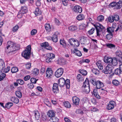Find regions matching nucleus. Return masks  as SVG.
<instances>
[{
  "label": "nucleus",
  "instance_id": "obj_56",
  "mask_svg": "<svg viewBox=\"0 0 122 122\" xmlns=\"http://www.w3.org/2000/svg\"><path fill=\"white\" fill-rule=\"evenodd\" d=\"M75 39L74 38H71L69 39L68 41V42L70 44V45L73 46V44Z\"/></svg>",
  "mask_w": 122,
  "mask_h": 122
},
{
  "label": "nucleus",
  "instance_id": "obj_58",
  "mask_svg": "<svg viewBox=\"0 0 122 122\" xmlns=\"http://www.w3.org/2000/svg\"><path fill=\"white\" fill-rule=\"evenodd\" d=\"M81 73L83 75L85 76L87 74V72L86 71L84 70H82L80 71Z\"/></svg>",
  "mask_w": 122,
  "mask_h": 122
},
{
  "label": "nucleus",
  "instance_id": "obj_37",
  "mask_svg": "<svg viewBox=\"0 0 122 122\" xmlns=\"http://www.w3.org/2000/svg\"><path fill=\"white\" fill-rule=\"evenodd\" d=\"M60 43L61 45H62L64 48H66V44L65 41L63 39H61L60 41Z\"/></svg>",
  "mask_w": 122,
  "mask_h": 122
},
{
  "label": "nucleus",
  "instance_id": "obj_64",
  "mask_svg": "<svg viewBox=\"0 0 122 122\" xmlns=\"http://www.w3.org/2000/svg\"><path fill=\"white\" fill-rule=\"evenodd\" d=\"M6 76L5 73H2L0 75V81L2 80Z\"/></svg>",
  "mask_w": 122,
  "mask_h": 122
},
{
  "label": "nucleus",
  "instance_id": "obj_61",
  "mask_svg": "<svg viewBox=\"0 0 122 122\" xmlns=\"http://www.w3.org/2000/svg\"><path fill=\"white\" fill-rule=\"evenodd\" d=\"M17 82L19 84L23 85L24 83V81L20 79H18L17 80Z\"/></svg>",
  "mask_w": 122,
  "mask_h": 122
},
{
  "label": "nucleus",
  "instance_id": "obj_6",
  "mask_svg": "<svg viewBox=\"0 0 122 122\" xmlns=\"http://www.w3.org/2000/svg\"><path fill=\"white\" fill-rule=\"evenodd\" d=\"M113 66L109 64L106 67V69L104 70V72L105 74H110L112 72Z\"/></svg>",
  "mask_w": 122,
  "mask_h": 122
},
{
  "label": "nucleus",
  "instance_id": "obj_17",
  "mask_svg": "<svg viewBox=\"0 0 122 122\" xmlns=\"http://www.w3.org/2000/svg\"><path fill=\"white\" fill-rule=\"evenodd\" d=\"M87 37L82 36L80 37V42L82 44H84L87 41Z\"/></svg>",
  "mask_w": 122,
  "mask_h": 122
},
{
  "label": "nucleus",
  "instance_id": "obj_55",
  "mask_svg": "<svg viewBox=\"0 0 122 122\" xmlns=\"http://www.w3.org/2000/svg\"><path fill=\"white\" fill-rule=\"evenodd\" d=\"M122 72L121 71L120 69H116L115 71V74L117 75H119Z\"/></svg>",
  "mask_w": 122,
  "mask_h": 122
},
{
  "label": "nucleus",
  "instance_id": "obj_7",
  "mask_svg": "<svg viewBox=\"0 0 122 122\" xmlns=\"http://www.w3.org/2000/svg\"><path fill=\"white\" fill-rule=\"evenodd\" d=\"M64 69L62 68L58 69L55 72V75L57 77H60L63 74L64 72Z\"/></svg>",
  "mask_w": 122,
  "mask_h": 122
},
{
  "label": "nucleus",
  "instance_id": "obj_54",
  "mask_svg": "<svg viewBox=\"0 0 122 122\" xmlns=\"http://www.w3.org/2000/svg\"><path fill=\"white\" fill-rule=\"evenodd\" d=\"M92 71L93 73L96 75H97L99 73V70L97 69L93 68L92 69Z\"/></svg>",
  "mask_w": 122,
  "mask_h": 122
},
{
  "label": "nucleus",
  "instance_id": "obj_5",
  "mask_svg": "<svg viewBox=\"0 0 122 122\" xmlns=\"http://www.w3.org/2000/svg\"><path fill=\"white\" fill-rule=\"evenodd\" d=\"M46 61L48 63L51 62L52 59L55 57V55L54 54L52 53H48L46 55Z\"/></svg>",
  "mask_w": 122,
  "mask_h": 122
},
{
  "label": "nucleus",
  "instance_id": "obj_13",
  "mask_svg": "<svg viewBox=\"0 0 122 122\" xmlns=\"http://www.w3.org/2000/svg\"><path fill=\"white\" fill-rule=\"evenodd\" d=\"M58 86V85L57 83H54L53 84L52 90L54 93H57L58 92L59 90Z\"/></svg>",
  "mask_w": 122,
  "mask_h": 122
},
{
  "label": "nucleus",
  "instance_id": "obj_52",
  "mask_svg": "<svg viewBox=\"0 0 122 122\" xmlns=\"http://www.w3.org/2000/svg\"><path fill=\"white\" fill-rule=\"evenodd\" d=\"M48 43L47 42H45L41 44V46L42 48L43 47H44L45 48L48 46Z\"/></svg>",
  "mask_w": 122,
  "mask_h": 122
},
{
  "label": "nucleus",
  "instance_id": "obj_45",
  "mask_svg": "<svg viewBox=\"0 0 122 122\" xmlns=\"http://www.w3.org/2000/svg\"><path fill=\"white\" fill-rule=\"evenodd\" d=\"M77 79L79 81H82L84 80L82 76L80 74H78L77 76Z\"/></svg>",
  "mask_w": 122,
  "mask_h": 122
},
{
  "label": "nucleus",
  "instance_id": "obj_53",
  "mask_svg": "<svg viewBox=\"0 0 122 122\" xmlns=\"http://www.w3.org/2000/svg\"><path fill=\"white\" fill-rule=\"evenodd\" d=\"M104 16L102 15H99L97 18V20L100 21H102L104 20Z\"/></svg>",
  "mask_w": 122,
  "mask_h": 122
},
{
  "label": "nucleus",
  "instance_id": "obj_48",
  "mask_svg": "<svg viewBox=\"0 0 122 122\" xmlns=\"http://www.w3.org/2000/svg\"><path fill=\"white\" fill-rule=\"evenodd\" d=\"M16 96L19 98H20L22 97V94L21 92L19 91H17L15 92Z\"/></svg>",
  "mask_w": 122,
  "mask_h": 122
},
{
  "label": "nucleus",
  "instance_id": "obj_27",
  "mask_svg": "<svg viewBox=\"0 0 122 122\" xmlns=\"http://www.w3.org/2000/svg\"><path fill=\"white\" fill-rule=\"evenodd\" d=\"M85 18V16L83 14H79L76 17L77 19L79 20H83Z\"/></svg>",
  "mask_w": 122,
  "mask_h": 122
},
{
  "label": "nucleus",
  "instance_id": "obj_49",
  "mask_svg": "<svg viewBox=\"0 0 122 122\" xmlns=\"http://www.w3.org/2000/svg\"><path fill=\"white\" fill-rule=\"evenodd\" d=\"M114 21H118L119 19V16L117 15H112Z\"/></svg>",
  "mask_w": 122,
  "mask_h": 122
},
{
  "label": "nucleus",
  "instance_id": "obj_50",
  "mask_svg": "<svg viewBox=\"0 0 122 122\" xmlns=\"http://www.w3.org/2000/svg\"><path fill=\"white\" fill-rule=\"evenodd\" d=\"M113 37V34L112 33H109L106 36V38L108 40L110 39Z\"/></svg>",
  "mask_w": 122,
  "mask_h": 122
},
{
  "label": "nucleus",
  "instance_id": "obj_41",
  "mask_svg": "<svg viewBox=\"0 0 122 122\" xmlns=\"http://www.w3.org/2000/svg\"><path fill=\"white\" fill-rule=\"evenodd\" d=\"M114 31V28L113 27H110L107 29V31L110 33H112Z\"/></svg>",
  "mask_w": 122,
  "mask_h": 122
},
{
  "label": "nucleus",
  "instance_id": "obj_46",
  "mask_svg": "<svg viewBox=\"0 0 122 122\" xmlns=\"http://www.w3.org/2000/svg\"><path fill=\"white\" fill-rule=\"evenodd\" d=\"M24 20V19L21 20L16 25H18L19 28L21 27L23 25L25 22Z\"/></svg>",
  "mask_w": 122,
  "mask_h": 122
},
{
  "label": "nucleus",
  "instance_id": "obj_30",
  "mask_svg": "<svg viewBox=\"0 0 122 122\" xmlns=\"http://www.w3.org/2000/svg\"><path fill=\"white\" fill-rule=\"evenodd\" d=\"M63 105L66 108H70L71 106L70 103L68 102H65L63 103Z\"/></svg>",
  "mask_w": 122,
  "mask_h": 122
},
{
  "label": "nucleus",
  "instance_id": "obj_35",
  "mask_svg": "<svg viewBox=\"0 0 122 122\" xmlns=\"http://www.w3.org/2000/svg\"><path fill=\"white\" fill-rule=\"evenodd\" d=\"M27 11V8L26 7L22 6L21 7V9L19 11L24 14Z\"/></svg>",
  "mask_w": 122,
  "mask_h": 122
},
{
  "label": "nucleus",
  "instance_id": "obj_22",
  "mask_svg": "<svg viewBox=\"0 0 122 122\" xmlns=\"http://www.w3.org/2000/svg\"><path fill=\"white\" fill-rule=\"evenodd\" d=\"M5 67V65L3 60L0 59V69L3 70Z\"/></svg>",
  "mask_w": 122,
  "mask_h": 122
},
{
  "label": "nucleus",
  "instance_id": "obj_11",
  "mask_svg": "<svg viewBox=\"0 0 122 122\" xmlns=\"http://www.w3.org/2000/svg\"><path fill=\"white\" fill-rule=\"evenodd\" d=\"M72 99L73 105H78L80 101L78 98L76 96H74L72 97Z\"/></svg>",
  "mask_w": 122,
  "mask_h": 122
},
{
  "label": "nucleus",
  "instance_id": "obj_19",
  "mask_svg": "<svg viewBox=\"0 0 122 122\" xmlns=\"http://www.w3.org/2000/svg\"><path fill=\"white\" fill-rule=\"evenodd\" d=\"M112 58L109 57H105L104 58V61L106 63H111Z\"/></svg>",
  "mask_w": 122,
  "mask_h": 122
},
{
  "label": "nucleus",
  "instance_id": "obj_15",
  "mask_svg": "<svg viewBox=\"0 0 122 122\" xmlns=\"http://www.w3.org/2000/svg\"><path fill=\"white\" fill-rule=\"evenodd\" d=\"M59 86L61 87H63L65 85V80L63 78H61L58 81Z\"/></svg>",
  "mask_w": 122,
  "mask_h": 122
},
{
  "label": "nucleus",
  "instance_id": "obj_9",
  "mask_svg": "<svg viewBox=\"0 0 122 122\" xmlns=\"http://www.w3.org/2000/svg\"><path fill=\"white\" fill-rule=\"evenodd\" d=\"M53 74V71L51 68H48L47 69L46 76L48 78H50Z\"/></svg>",
  "mask_w": 122,
  "mask_h": 122
},
{
  "label": "nucleus",
  "instance_id": "obj_12",
  "mask_svg": "<svg viewBox=\"0 0 122 122\" xmlns=\"http://www.w3.org/2000/svg\"><path fill=\"white\" fill-rule=\"evenodd\" d=\"M47 115L49 117L52 118L55 116V113L52 110H49L47 112Z\"/></svg>",
  "mask_w": 122,
  "mask_h": 122
},
{
  "label": "nucleus",
  "instance_id": "obj_18",
  "mask_svg": "<svg viewBox=\"0 0 122 122\" xmlns=\"http://www.w3.org/2000/svg\"><path fill=\"white\" fill-rule=\"evenodd\" d=\"M116 54L117 56L120 57L119 60L122 63V52L118 50L116 52Z\"/></svg>",
  "mask_w": 122,
  "mask_h": 122
},
{
  "label": "nucleus",
  "instance_id": "obj_36",
  "mask_svg": "<svg viewBox=\"0 0 122 122\" xmlns=\"http://www.w3.org/2000/svg\"><path fill=\"white\" fill-rule=\"evenodd\" d=\"M70 81L69 79H67L65 81V85H66V88L69 89L70 87Z\"/></svg>",
  "mask_w": 122,
  "mask_h": 122
},
{
  "label": "nucleus",
  "instance_id": "obj_47",
  "mask_svg": "<svg viewBox=\"0 0 122 122\" xmlns=\"http://www.w3.org/2000/svg\"><path fill=\"white\" fill-rule=\"evenodd\" d=\"M113 84L115 86H117L119 84V81L116 80H114L112 81Z\"/></svg>",
  "mask_w": 122,
  "mask_h": 122
},
{
  "label": "nucleus",
  "instance_id": "obj_57",
  "mask_svg": "<svg viewBox=\"0 0 122 122\" xmlns=\"http://www.w3.org/2000/svg\"><path fill=\"white\" fill-rule=\"evenodd\" d=\"M10 70V68L9 66H8L6 68L3 69L2 70L5 73L8 72Z\"/></svg>",
  "mask_w": 122,
  "mask_h": 122
},
{
  "label": "nucleus",
  "instance_id": "obj_28",
  "mask_svg": "<svg viewBox=\"0 0 122 122\" xmlns=\"http://www.w3.org/2000/svg\"><path fill=\"white\" fill-rule=\"evenodd\" d=\"M111 63L112 65L113 66H116L117 64V59L115 58H112V60Z\"/></svg>",
  "mask_w": 122,
  "mask_h": 122
},
{
  "label": "nucleus",
  "instance_id": "obj_51",
  "mask_svg": "<svg viewBox=\"0 0 122 122\" xmlns=\"http://www.w3.org/2000/svg\"><path fill=\"white\" fill-rule=\"evenodd\" d=\"M106 45L107 47L110 48H114L115 47V45L112 44L108 43Z\"/></svg>",
  "mask_w": 122,
  "mask_h": 122
},
{
  "label": "nucleus",
  "instance_id": "obj_63",
  "mask_svg": "<svg viewBox=\"0 0 122 122\" xmlns=\"http://www.w3.org/2000/svg\"><path fill=\"white\" fill-rule=\"evenodd\" d=\"M61 1L62 4L64 6H67L68 3V1L67 0H61Z\"/></svg>",
  "mask_w": 122,
  "mask_h": 122
},
{
  "label": "nucleus",
  "instance_id": "obj_59",
  "mask_svg": "<svg viewBox=\"0 0 122 122\" xmlns=\"http://www.w3.org/2000/svg\"><path fill=\"white\" fill-rule=\"evenodd\" d=\"M25 66L26 68L27 69H29L30 68V63L28 62L25 64Z\"/></svg>",
  "mask_w": 122,
  "mask_h": 122
},
{
  "label": "nucleus",
  "instance_id": "obj_33",
  "mask_svg": "<svg viewBox=\"0 0 122 122\" xmlns=\"http://www.w3.org/2000/svg\"><path fill=\"white\" fill-rule=\"evenodd\" d=\"M73 51L75 53L76 55L78 56H80L82 55L81 52L79 51L76 49H75Z\"/></svg>",
  "mask_w": 122,
  "mask_h": 122
},
{
  "label": "nucleus",
  "instance_id": "obj_42",
  "mask_svg": "<svg viewBox=\"0 0 122 122\" xmlns=\"http://www.w3.org/2000/svg\"><path fill=\"white\" fill-rule=\"evenodd\" d=\"M52 39L53 42H56L58 40L57 36L55 34L53 35L52 38Z\"/></svg>",
  "mask_w": 122,
  "mask_h": 122
},
{
  "label": "nucleus",
  "instance_id": "obj_3",
  "mask_svg": "<svg viewBox=\"0 0 122 122\" xmlns=\"http://www.w3.org/2000/svg\"><path fill=\"white\" fill-rule=\"evenodd\" d=\"M90 82L93 85L96 86V88L97 89H100L104 86V84L102 82L94 79H91Z\"/></svg>",
  "mask_w": 122,
  "mask_h": 122
},
{
  "label": "nucleus",
  "instance_id": "obj_29",
  "mask_svg": "<svg viewBox=\"0 0 122 122\" xmlns=\"http://www.w3.org/2000/svg\"><path fill=\"white\" fill-rule=\"evenodd\" d=\"M94 95L98 99H99L100 98V96L98 95L97 90L96 89H94L93 90Z\"/></svg>",
  "mask_w": 122,
  "mask_h": 122
},
{
  "label": "nucleus",
  "instance_id": "obj_26",
  "mask_svg": "<svg viewBox=\"0 0 122 122\" xmlns=\"http://www.w3.org/2000/svg\"><path fill=\"white\" fill-rule=\"evenodd\" d=\"M50 120L51 122H59V118L55 116L51 118Z\"/></svg>",
  "mask_w": 122,
  "mask_h": 122
},
{
  "label": "nucleus",
  "instance_id": "obj_14",
  "mask_svg": "<svg viewBox=\"0 0 122 122\" xmlns=\"http://www.w3.org/2000/svg\"><path fill=\"white\" fill-rule=\"evenodd\" d=\"M33 114L35 116V119L36 120L39 119L40 117V114L39 112L37 110H35L32 112Z\"/></svg>",
  "mask_w": 122,
  "mask_h": 122
},
{
  "label": "nucleus",
  "instance_id": "obj_8",
  "mask_svg": "<svg viewBox=\"0 0 122 122\" xmlns=\"http://www.w3.org/2000/svg\"><path fill=\"white\" fill-rule=\"evenodd\" d=\"M115 104V102L113 101H110L109 104L107 106V109L108 110H111L113 109L114 107Z\"/></svg>",
  "mask_w": 122,
  "mask_h": 122
},
{
  "label": "nucleus",
  "instance_id": "obj_20",
  "mask_svg": "<svg viewBox=\"0 0 122 122\" xmlns=\"http://www.w3.org/2000/svg\"><path fill=\"white\" fill-rule=\"evenodd\" d=\"M96 64L98 68L100 70H102L103 68L102 62L101 61H99L96 63Z\"/></svg>",
  "mask_w": 122,
  "mask_h": 122
},
{
  "label": "nucleus",
  "instance_id": "obj_4",
  "mask_svg": "<svg viewBox=\"0 0 122 122\" xmlns=\"http://www.w3.org/2000/svg\"><path fill=\"white\" fill-rule=\"evenodd\" d=\"M97 30V35L98 36L100 35L102 29H104V27L101 24L98 23H96L94 25Z\"/></svg>",
  "mask_w": 122,
  "mask_h": 122
},
{
  "label": "nucleus",
  "instance_id": "obj_1",
  "mask_svg": "<svg viewBox=\"0 0 122 122\" xmlns=\"http://www.w3.org/2000/svg\"><path fill=\"white\" fill-rule=\"evenodd\" d=\"M18 49L16 47L15 44L14 42L9 41L7 43V47L5 48V52L9 53L13 52Z\"/></svg>",
  "mask_w": 122,
  "mask_h": 122
},
{
  "label": "nucleus",
  "instance_id": "obj_40",
  "mask_svg": "<svg viewBox=\"0 0 122 122\" xmlns=\"http://www.w3.org/2000/svg\"><path fill=\"white\" fill-rule=\"evenodd\" d=\"M73 43V46L75 47H78L80 45V43L76 39H75Z\"/></svg>",
  "mask_w": 122,
  "mask_h": 122
},
{
  "label": "nucleus",
  "instance_id": "obj_21",
  "mask_svg": "<svg viewBox=\"0 0 122 122\" xmlns=\"http://www.w3.org/2000/svg\"><path fill=\"white\" fill-rule=\"evenodd\" d=\"M122 7V1L120 0L118 2L116 3V9H120Z\"/></svg>",
  "mask_w": 122,
  "mask_h": 122
},
{
  "label": "nucleus",
  "instance_id": "obj_44",
  "mask_svg": "<svg viewBox=\"0 0 122 122\" xmlns=\"http://www.w3.org/2000/svg\"><path fill=\"white\" fill-rule=\"evenodd\" d=\"M19 28L18 25H16L13 27L12 29V31L14 32H16L18 30Z\"/></svg>",
  "mask_w": 122,
  "mask_h": 122
},
{
  "label": "nucleus",
  "instance_id": "obj_39",
  "mask_svg": "<svg viewBox=\"0 0 122 122\" xmlns=\"http://www.w3.org/2000/svg\"><path fill=\"white\" fill-rule=\"evenodd\" d=\"M13 105V104L12 103L9 102L7 103L5 105V107L9 109Z\"/></svg>",
  "mask_w": 122,
  "mask_h": 122
},
{
  "label": "nucleus",
  "instance_id": "obj_24",
  "mask_svg": "<svg viewBox=\"0 0 122 122\" xmlns=\"http://www.w3.org/2000/svg\"><path fill=\"white\" fill-rule=\"evenodd\" d=\"M34 13L36 15H38L41 14V12L38 8H36L34 12Z\"/></svg>",
  "mask_w": 122,
  "mask_h": 122
},
{
  "label": "nucleus",
  "instance_id": "obj_23",
  "mask_svg": "<svg viewBox=\"0 0 122 122\" xmlns=\"http://www.w3.org/2000/svg\"><path fill=\"white\" fill-rule=\"evenodd\" d=\"M32 74L34 76H36L38 75L39 72V70L36 68H35L32 70Z\"/></svg>",
  "mask_w": 122,
  "mask_h": 122
},
{
  "label": "nucleus",
  "instance_id": "obj_43",
  "mask_svg": "<svg viewBox=\"0 0 122 122\" xmlns=\"http://www.w3.org/2000/svg\"><path fill=\"white\" fill-rule=\"evenodd\" d=\"M11 71L13 73H15L18 71V69L17 67H13L11 69Z\"/></svg>",
  "mask_w": 122,
  "mask_h": 122
},
{
  "label": "nucleus",
  "instance_id": "obj_25",
  "mask_svg": "<svg viewBox=\"0 0 122 122\" xmlns=\"http://www.w3.org/2000/svg\"><path fill=\"white\" fill-rule=\"evenodd\" d=\"M82 88L83 91L86 93H88L90 91V86L85 87H82Z\"/></svg>",
  "mask_w": 122,
  "mask_h": 122
},
{
  "label": "nucleus",
  "instance_id": "obj_31",
  "mask_svg": "<svg viewBox=\"0 0 122 122\" xmlns=\"http://www.w3.org/2000/svg\"><path fill=\"white\" fill-rule=\"evenodd\" d=\"M89 82L88 79L86 78L85 81L83 82V87H85L90 86Z\"/></svg>",
  "mask_w": 122,
  "mask_h": 122
},
{
  "label": "nucleus",
  "instance_id": "obj_10",
  "mask_svg": "<svg viewBox=\"0 0 122 122\" xmlns=\"http://www.w3.org/2000/svg\"><path fill=\"white\" fill-rule=\"evenodd\" d=\"M73 11L76 13H81L82 9L78 5H76L74 6L73 9Z\"/></svg>",
  "mask_w": 122,
  "mask_h": 122
},
{
  "label": "nucleus",
  "instance_id": "obj_38",
  "mask_svg": "<svg viewBox=\"0 0 122 122\" xmlns=\"http://www.w3.org/2000/svg\"><path fill=\"white\" fill-rule=\"evenodd\" d=\"M87 26V24L82 23L79 25V28L80 30H82L86 27Z\"/></svg>",
  "mask_w": 122,
  "mask_h": 122
},
{
  "label": "nucleus",
  "instance_id": "obj_60",
  "mask_svg": "<svg viewBox=\"0 0 122 122\" xmlns=\"http://www.w3.org/2000/svg\"><path fill=\"white\" fill-rule=\"evenodd\" d=\"M94 30L95 29L94 28H92L88 31V33L90 35H91L94 33Z\"/></svg>",
  "mask_w": 122,
  "mask_h": 122
},
{
  "label": "nucleus",
  "instance_id": "obj_16",
  "mask_svg": "<svg viewBox=\"0 0 122 122\" xmlns=\"http://www.w3.org/2000/svg\"><path fill=\"white\" fill-rule=\"evenodd\" d=\"M10 101L14 103H18L19 101V99L16 97H11L10 98Z\"/></svg>",
  "mask_w": 122,
  "mask_h": 122
},
{
  "label": "nucleus",
  "instance_id": "obj_32",
  "mask_svg": "<svg viewBox=\"0 0 122 122\" xmlns=\"http://www.w3.org/2000/svg\"><path fill=\"white\" fill-rule=\"evenodd\" d=\"M45 27L46 31L47 32H49L51 31V27L49 24H46L45 25Z\"/></svg>",
  "mask_w": 122,
  "mask_h": 122
},
{
  "label": "nucleus",
  "instance_id": "obj_34",
  "mask_svg": "<svg viewBox=\"0 0 122 122\" xmlns=\"http://www.w3.org/2000/svg\"><path fill=\"white\" fill-rule=\"evenodd\" d=\"M69 30L71 31H74L76 30L77 29L76 26L74 25H72L69 26Z\"/></svg>",
  "mask_w": 122,
  "mask_h": 122
},
{
  "label": "nucleus",
  "instance_id": "obj_62",
  "mask_svg": "<svg viewBox=\"0 0 122 122\" xmlns=\"http://www.w3.org/2000/svg\"><path fill=\"white\" fill-rule=\"evenodd\" d=\"M76 113L77 114H83V111L80 109L76 110Z\"/></svg>",
  "mask_w": 122,
  "mask_h": 122
},
{
  "label": "nucleus",
  "instance_id": "obj_2",
  "mask_svg": "<svg viewBox=\"0 0 122 122\" xmlns=\"http://www.w3.org/2000/svg\"><path fill=\"white\" fill-rule=\"evenodd\" d=\"M22 56L25 59H27L30 58V45H29L26 47L21 54Z\"/></svg>",
  "mask_w": 122,
  "mask_h": 122
}]
</instances>
